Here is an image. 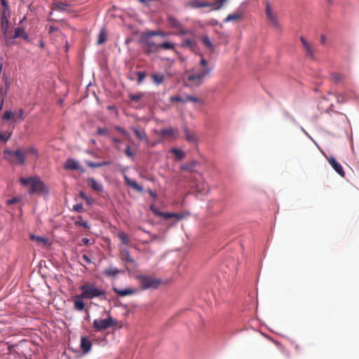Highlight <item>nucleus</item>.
Segmentation results:
<instances>
[{
  "label": "nucleus",
  "instance_id": "nucleus-1",
  "mask_svg": "<svg viewBox=\"0 0 359 359\" xmlns=\"http://www.w3.org/2000/svg\"><path fill=\"white\" fill-rule=\"evenodd\" d=\"M201 60L198 67H195L191 69L186 70L184 75V84L187 87L196 88L201 86L205 78L208 77L212 71L208 61L204 58L202 54Z\"/></svg>",
  "mask_w": 359,
  "mask_h": 359
},
{
  "label": "nucleus",
  "instance_id": "nucleus-2",
  "mask_svg": "<svg viewBox=\"0 0 359 359\" xmlns=\"http://www.w3.org/2000/svg\"><path fill=\"white\" fill-rule=\"evenodd\" d=\"M20 182L22 186L29 185L28 194L30 195H41L48 192V188L45 184L38 177H31L28 178L21 177Z\"/></svg>",
  "mask_w": 359,
  "mask_h": 359
},
{
  "label": "nucleus",
  "instance_id": "nucleus-3",
  "mask_svg": "<svg viewBox=\"0 0 359 359\" xmlns=\"http://www.w3.org/2000/svg\"><path fill=\"white\" fill-rule=\"evenodd\" d=\"M81 290V297L87 299L100 298L102 300L107 299L105 290L97 287L94 284L86 283L80 286Z\"/></svg>",
  "mask_w": 359,
  "mask_h": 359
},
{
  "label": "nucleus",
  "instance_id": "nucleus-4",
  "mask_svg": "<svg viewBox=\"0 0 359 359\" xmlns=\"http://www.w3.org/2000/svg\"><path fill=\"white\" fill-rule=\"evenodd\" d=\"M4 158L11 164L25 165L26 162L25 152L20 149L12 151L6 148L4 151Z\"/></svg>",
  "mask_w": 359,
  "mask_h": 359
},
{
  "label": "nucleus",
  "instance_id": "nucleus-5",
  "mask_svg": "<svg viewBox=\"0 0 359 359\" xmlns=\"http://www.w3.org/2000/svg\"><path fill=\"white\" fill-rule=\"evenodd\" d=\"M136 278L139 280L143 290L156 289L161 283L160 279L146 275H138Z\"/></svg>",
  "mask_w": 359,
  "mask_h": 359
},
{
  "label": "nucleus",
  "instance_id": "nucleus-6",
  "mask_svg": "<svg viewBox=\"0 0 359 359\" xmlns=\"http://www.w3.org/2000/svg\"><path fill=\"white\" fill-rule=\"evenodd\" d=\"M141 43L143 45L144 51L147 54L156 53L159 50V44L149 38V35H141Z\"/></svg>",
  "mask_w": 359,
  "mask_h": 359
},
{
  "label": "nucleus",
  "instance_id": "nucleus-7",
  "mask_svg": "<svg viewBox=\"0 0 359 359\" xmlns=\"http://www.w3.org/2000/svg\"><path fill=\"white\" fill-rule=\"evenodd\" d=\"M115 325L116 321L111 316L105 319H95L93 323V328L97 332L105 330Z\"/></svg>",
  "mask_w": 359,
  "mask_h": 359
},
{
  "label": "nucleus",
  "instance_id": "nucleus-8",
  "mask_svg": "<svg viewBox=\"0 0 359 359\" xmlns=\"http://www.w3.org/2000/svg\"><path fill=\"white\" fill-rule=\"evenodd\" d=\"M151 211L156 216L163 217L164 219H169L170 218H175L180 220L184 217L182 213H172V212H161L157 207L154 205H151L149 207Z\"/></svg>",
  "mask_w": 359,
  "mask_h": 359
},
{
  "label": "nucleus",
  "instance_id": "nucleus-9",
  "mask_svg": "<svg viewBox=\"0 0 359 359\" xmlns=\"http://www.w3.org/2000/svg\"><path fill=\"white\" fill-rule=\"evenodd\" d=\"M266 15L268 20L270 22L271 25L276 29L280 30L281 25L278 21V16L275 12L271 10L270 4L269 2L266 4Z\"/></svg>",
  "mask_w": 359,
  "mask_h": 359
},
{
  "label": "nucleus",
  "instance_id": "nucleus-10",
  "mask_svg": "<svg viewBox=\"0 0 359 359\" xmlns=\"http://www.w3.org/2000/svg\"><path fill=\"white\" fill-rule=\"evenodd\" d=\"M119 257L121 260L126 264V270H128V264L132 267L137 266L135 260L130 256V252L127 249L121 248Z\"/></svg>",
  "mask_w": 359,
  "mask_h": 359
},
{
  "label": "nucleus",
  "instance_id": "nucleus-11",
  "mask_svg": "<svg viewBox=\"0 0 359 359\" xmlns=\"http://www.w3.org/2000/svg\"><path fill=\"white\" fill-rule=\"evenodd\" d=\"M156 134L162 138L170 137L176 140L179 136V130L177 128H167L156 132Z\"/></svg>",
  "mask_w": 359,
  "mask_h": 359
},
{
  "label": "nucleus",
  "instance_id": "nucleus-12",
  "mask_svg": "<svg viewBox=\"0 0 359 359\" xmlns=\"http://www.w3.org/2000/svg\"><path fill=\"white\" fill-rule=\"evenodd\" d=\"M11 13L1 12L0 31L4 36H6L9 28V20Z\"/></svg>",
  "mask_w": 359,
  "mask_h": 359
},
{
  "label": "nucleus",
  "instance_id": "nucleus-13",
  "mask_svg": "<svg viewBox=\"0 0 359 359\" xmlns=\"http://www.w3.org/2000/svg\"><path fill=\"white\" fill-rule=\"evenodd\" d=\"M64 168L68 170H81L83 172V168H81L79 163L73 158H67L64 164Z\"/></svg>",
  "mask_w": 359,
  "mask_h": 359
},
{
  "label": "nucleus",
  "instance_id": "nucleus-14",
  "mask_svg": "<svg viewBox=\"0 0 359 359\" xmlns=\"http://www.w3.org/2000/svg\"><path fill=\"white\" fill-rule=\"evenodd\" d=\"M327 161L331 165V166L333 168V169L341 177H344L345 172L341 166V165L337 161V160L331 156L330 158H327Z\"/></svg>",
  "mask_w": 359,
  "mask_h": 359
},
{
  "label": "nucleus",
  "instance_id": "nucleus-15",
  "mask_svg": "<svg viewBox=\"0 0 359 359\" xmlns=\"http://www.w3.org/2000/svg\"><path fill=\"white\" fill-rule=\"evenodd\" d=\"M13 36L12 39L22 38L24 40L29 41V37L28 34L25 32L23 27H15L13 30Z\"/></svg>",
  "mask_w": 359,
  "mask_h": 359
},
{
  "label": "nucleus",
  "instance_id": "nucleus-16",
  "mask_svg": "<svg viewBox=\"0 0 359 359\" xmlns=\"http://www.w3.org/2000/svg\"><path fill=\"white\" fill-rule=\"evenodd\" d=\"M83 299L85 298L81 297V294L73 297L74 309L76 311H81L84 309L85 304L83 301Z\"/></svg>",
  "mask_w": 359,
  "mask_h": 359
},
{
  "label": "nucleus",
  "instance_id": "nucleus-17",
  "mask_svg": "<svg viewBox=\"0 0 359 359\" xmlns=\"http://www.w3.org/2000/svg\"><path fill=\"white\" fill-rule=\"evenodd\" d=\"M87 184L92 189L95 191L102 192L103 191L102 184L93 177H89L87 180Z\"/></svg>",
  "mask_w": 359,
  "mask_h": 359
},
{
  "label": "nucleus",
  "instance_id": "nucleus-18",
  "mask_svg": "<svg viewBox=\"0 0 359 359\" xmlns=\"http://www.w3.org/2000/svg\"><path fill=\"white\" fill-rule=\"evenodd\" d=\"M124 182L127 186L132 187L138 192H142L143 188L139 185L135 180L130 179L127 175H124Z\"/></svg>",
  "mask_w": 359,
  "mask_h": 359
},
{
  "label": "nucleus",
  "instance_id": "nucleus-19",
  "mask_svg": "<svg viewBox=\"0 0 359 359\" xmlns=\"http://www.w3.org/2000/svg\"><path fill=\"white\" fill-rule=\"evenodd\" d=\"M200 163L196 160H192L190 162H187L184 163L180 166V169L182 170H187L190 172H195V168Z\"/></svg>",
  "mask_w": 359,
  "mask_h": 359
},
{
  "label": "nucleus",
  "instance_id": "nucleus-20",
  "mask_svg": "<svg viewBox=\"0 0 359 359\" xmlns=\"http://www.w3.org/2000/svg\"><path fill=\"white\" fill-rule=\"evenodd\" d=\"M300 41L304 46L305 51L306 52L307 55L313 57L314 56V50L312 48L311 44L307 41V40L304 37H300Z\"/></svg>",
  "mask_w": 359,
  "mask_h": 359
},
{
  "label": "nucleus",
  "instance_id": "nucleus-21",
  "mask_svg": "<svg viewBox=\"0 0 359 359\" xmlns=\"http://www.w3.org/2000/svg\"><path fill=\"white\" fill-rule=\"evenodd\" d=\"M123 272V270H119L117 268L111 266L103 271V274L109 278H111L115 277Z\"/></svg>",
  "mask_w": 359,
  "mask_h": 359
},
{
  "label": "nucleus",
  "instance_id": "nucleus-22",
  "mask_svg": "<svg viewBox=\"0 0 359 359\" xmlns=\"http://www.w3.org/2000/svg\"><path fill=\"white\" fill-rule=\"evenodd\" d=\"M92 347L91 341L87 337H82L81 339V349L84 353H88Z\"/></svg>",
  "mask_w": 359,
  "mask_h": 359
},
{
  "label": "nucleus",
  "instance_id": "nucleus-23",
  "mask_svg": "<svg viewBox=\"0 0 359 359\" xmlns=\"http://www.w3.org/2000/svg\"><path fill=\"white\" fill-rule=\"evenodd\" d=\"M113 290L115 292V293L121 297H125L127 295H132L134 294H136L137 290L136 289L133 288H127L124 290H120L116 287H114Z\"/></svg>",
  "mask_w": 359,
  "mask_h": 359
},
{
  "label": "nucleus",
  "instance_id": "nucleus-24",
  "mask_svg": "<svg viewBox=\"0 0 359 359\" xmlns=\"http://www.w3.org/2000/svg\"><path fill=\"white\" fill-rule=\"evenodd\" d=\"M243 18V13L241 11H238L233 13H231L226 16L224 20L225 22H231V21H238Z\"/></svg>",
  "mask_w": 359,
  "mask_h": 359
},
{
  "label": "nucleus",
  "instance_id": "nucleus-25",
  "mask_svg": "<svg viewBox=\"0 0 359 359\" xmlns=\"http://www.w3.org/2000/svg\"><path fill=\"white\" fill-rule=\"evenodd\" d=\"M180 46L182 47L188 48L194 51L196 46V41L194 39H185L182 41Z\"/></svg>",
  "mask_w": 359,
  "mask_h": 359
},
{
  "label": "nucleus",
  "instance_id": "nucleus-26",
  "mask_svg": "<svg viewBox=\"0 0 359 359\" xmlns=\"http://www.w3.org/2000/svg\"><path fill=\"white\" fill-rule=\"evenodd\" d=\"M131 130L133 131L135 135L137 136V137L140 140H144L147 142L149 140V138L145 133V131L143 129H138L135 127H132Z\"/></svg>",
  "mask_w": 359,
  "mask_h": 359
},
{
  "label": "nucleus",
  "instance_id": "nucleus-27",
  "mask_svg": "<svg viewBox=\"0 0 359 359\" xmlns=\"http://www.w3.org/2000/svg\"><path fill=\"white\" fill-rule=\"evenodd\" d=\"M167 22L170 27L173 29H177L180 27L182 23L175 18L172 15H168L167 17Z\"/></svg>",
  "mask_w": 359,
  "mask_h": 359
},
{
  "label": "nucleus",
  "instance_id": "nucleus-28",
  "mask_svg": "<svg viewBox=\"0 0 359 359\" xmlns=\"http://www.w3.org/2000/svg\"><path fill=\"white\" fill-rule=\"evenodd\" d=\"M184 137L187 142H191V143L197 142V137L194 133H190L189 130H188V128L186 127L184 128Z\"/></svg>",
  "mask_w": 359,
  "mask_h": 359
},
{
  "label": "nucleus",
  "instance_id": "nucleus-29",
  "mask_svg": "<svg viewBox=\"0 0 359 359\" xmlns=\"http://www.w3.org/2000/svg\"><path fill=\"white\" fill-rule=\"evenodd\" d=\"M30 239L35 241L39 245H48L49 243V240L47 238L39 236H34V235H30Z\"/></svg>",
  "mask_w": 359,
  "mask_h": 359
},
{
  "label": "nucleus",
  "instance_id": "nucleus-30",
  "mask_svg": "<svg viewBox=\"0 0 359 359\" xmlns=\"http://www.w3.org/2000/svg\"><path fill=\"white\" fill-rule=\"evenodd\" d=\"M171 153L175 156L176 159L178 161L182 160L186 156V154L184 151L177 148H172L171 149Z\"/></svg>",
  "mask_w": 359,
  "mask_h": 359
},
{
  "label": "nucleus",
  "instance_id": "nucleus-31",
  "mask_svg": "<svg viewBox=\"0 0 359 359\" xmlns=\"http://www.w3.org/2000/svg\"><path fill=\"white\" fill-rule=\"evenodd\" d=\"M151 78H152V80L158 86L161 85V83H163L164 79H165V76H164V74H162V73H158V74H153L151 75Z\"/></svg>",
  "mask_w": 359,
  "mask_h": 359
},
{
  "label": "nucleus",
  "instance_id": "nucleus-32",
  "mask_svg": "<svg viewBox=\"0 0 359 359\" xmlns=\"http://www.w3.org/2000/svg\"><path fill=\"white\" fill-rule=\"evenodd\" d=\"M201 41L203 45L211 50H214V46L212 45L210 38L207 35H203L200 37Z\"/></svg>",
  "mask_w": 359,
  "mask_h": 359
},
{
  "label": "nucleus",
  "instance_id": "nucleus-33",
  "mask_svg": "<svg viewBox=\"0 0 359 359\" xmlns=\"http://www.w3.org/2000/svg\"><path fill=\"white\" fill-rule=\"evenodd\" d=\"M117 237L121 241L122 243L124 245H128L130 243L129 237L127 234L123 231H118L117 233Z\"/></svg>",
  "mask_w": 359,
  "mask_h": 359
},
{
  "label": "nucleus",
  "instance_id": "nucleus-34",
  "mask_svg": "<svg viewBox=\"0 0 359 359\" xmlns=\"http://www.w3.org/2000/svg\"><path fill=\"white\" fill-rule=\"evenodd\" d=\"M177 32L176 33L178 36H184L187 34H194V32L191 29H186L183 27L182 25H180V28L177 29Z\"/></svg>",
  "mask_w": 359,
  "mask_h": 359
},
{
  "label": "nucleus",
  "instance_id": "nucleus-35",
  "mask_svg": "<svg viewBox=\"0 0 359 359\" xmlns=\"http://www.w3.org/2000/svg\"><path fill=\"white\" fill-rule=\"evenodd\" d=\"M79 219L74 222V225L75 226H82L84 229H89L90 228V226L88 224V222H86V221L82 220L81 216H79Z\"/></svg>",
  "mask_w": 359,
  "mask_h": 359
},
{
  "label": "nucleus",
  "instance_id": "nucleus-36",
  "mask_svg": "<svg viewBox=\"0 0 359 359\" xmlns=\"http://www.w3.org/2000/svg\"><path fill=\"white\" fill-rule=\"evenodd\" d=\"M161 48L166 50H172L175 48V46L173 43L166 41L159 44V50Z\"/></svg>",
  "mask_w": 359,
  "mask_h": 359
},
{
  "label": "nucleus",
  "instance_id": "nucleus-37",
  "mask_svg": "<svg viewBox=\"0 0 359 359\" xmlns=\"http://www.w3.org/2000/svg\"><path fill=\"white\" fill-rule=\"evenodd\" d=\"M344 78L345 76L339 73H333L332 74V79L336 83L342 81L344 79Z\"/></svg>",
  "mask_w": 359,
  "mask_h": 359
},
{
  "label": "nucleus",
  "instance_id": "nucleus-38",
  "mask_svg": "<svg viewBox=\"0 0 359 359\" xmlns=\"http://www.w3.org/2000/svg\"><path fill=\"white\" fill-rule=\"evenodd\" d=\"M68 7V4L63 2L55 4L54 9L57 11H65Z\"/></svg>",
  "mask_w": 359,
  "mask_h": 359
},
{
  "label": "nucleus",
  "instance_id": "nucleus-39",
  "mask_svg": "<svg viewBox=\"0 0 359 359\" xmlns=\"http://www.w3.org/2000/svg\"><path fill=\"white\" fill-rule=\"evenodd\" d=\"M143 97V93H139L137 94L129 95V98L132 102H137Z\"/></svg>",
  "mask_w": 359,
  "mask_h": 359
},
{
  "label": "nucleus",
  "instance_id": "nucleus-40",
  "mask_svg": "<svg viewBox=\"0 0 359 359\" xmlns=\"http://www.w3.org/2000/svg\"><path fill=\"white\" fill-rule=\"evenodd\" d=\"M107 39V35L104 32L101 31L98 34L97 44L103 43Z\"/></svg>",
  "mask_w": 359,
  "mask_h": 359
},
{
  "label": "nucleus",
  "instance_id": "nucleus-41",
  "mask_svg": "<svg viewBox=\"0 0 359 359\" xmlns=\"http://www.w3.org/2000/svg\"><path fill=\"white\" fill-rule=\"evenodd\" d=\"M23 151L25 152V156L28 154H30L36 158L38 156V151L34 147H29Z\"/></svg>",
  "mask_w": 359,
  "mask_h": 359
},
{
  "label": "nucleus",
  "instance_id": "nucleus-42",
  "mask_svg": "<svg viewBox=\"0 0 359 359\" xmlns=\"http://www.w3.org/2000/svg\"><path fill=\"white\" fill-rule=\"evenodd\" d=\"M186 102L199 103L200 100L196 96L187 95L185 97V102Z\"/></svg>",
  "mask_w": 359,
  "mask_h": 359
},
{
  "label": "nucleus",
  "instance_id": "nucleus-43",
  "mask_svg": "<svg viewBox=\"0 0 359 359\" xmlns=\"http://www.w3.org/2000/svg\"><path fill=\"white\" fill-rule=\"evenodd\" d=\"M14 116V114L11 111H6L2 116V118L5 121L11 120Z\"/></svg>",
  "mask_w": 359,
  "mask_h": 359
},
{
  "label": "nucleus",
  "instance_id": "nucleus-44",
  "mask_svg": "<svg viewBox=\"0 0 359 359\" xmlns=\"http://www.w3.org/2000/svg\"><path fill=\"white\" fill-rule=\"evenodd\" d=\"M226 1V0H216L214 3H212V6H215V9H219Z\"/></svg>",
  "mask_w": 359,
  "mask_h": 359
},
{
  "label": "nucleus",
  "instance_id": "nucleus-45",
  "mask_svg": "<svg viewBox=\"0 0 359 359\" xmlns=\"http://www.w3.org/2000/svg\"><path fill=\"white\" fill-rule=\"evenodd\" d=\"M0 1H1V4L2 6L4 7V9L1 12L11 13L10 7H9L6 0H0Z\"/></svg>",
  "mask_w": 359,
  "mask_h": 359
},
{
  "label": "nucleus",
  "instance_id": "nucleus-46",
  "mask_svg": "<svg viewBox=\"0 0 359 359\" xmlns=\"http://www.w3.org/2000/svg\"><path fill=\"white\" fill-rule=\"evenodd\" d=\"M137 82L138 83H141L144 78L146 77V73L144 72H137Z\"/></svg>",
  "mask_w": 359,
  "mask_h": 359
},
{
  "label": "nucleus",
  "instance_id": "nucleus-47",
  "mask_svg": "<svg viewBox=\"0 0 359 359\" xmlns=\"http://www.w3.org/2000/svg\"><path fill=\"white\" fill-rule=\"evenodd\" d=\"M79 196L86 201L88 205L91 204V199L86 196V194L83 191H80Z\"/></svg>",
  "mask_w": 359,
  "mask_h": 359
},
{
  "label": "nucleus",
  "instance_id": "nucleus-48",
  "mask_svg": "<svg viewBox=\"0 0 359 359\" xmlns=\"http://www.w3.org/2000/svg\"><path fill=\"white\" fill-rule=\"evenodd\" d=\"M170 100L171 102H183V103L185 102V99H183L180 96H177V95L170 97Z\"/></svg>",
  "mask_w": 359,
  "mask_h": 359
},
{
  "label": "nucleus",
  "instance_id": "nucleus-49",
  "mask_svg": "<svg viewBox=\"0 0 359 359\" xmlns=\"http://www.w3.org/2000/svg\"><path fill=\"white\" fill-rule=\"evenodd\" d=\"M73 210L77 212H82L83 211V205L81 203L75 204L73 206Z\"/></svg>",
  "mask_w": 359,
  "mask_h": 359
},
{
  "label": "nucleus",
  "instance_id": "nucleus-50",
  "mask_svg": "<svg viewBox=\"0 0 359 359\" xmlns=\"http://www.w3.org/2000/svg\"><path fill=\"white\" fill-rule=\"evenodd\" d=\"M86 165L90 167V168H100L102 167V165L100 164V163H93L92 161H86Z\"/></svg>",
  "mask_w": 359,
  "mask_h": 359
},
{
  "label": "nucleus",
  "instance_id": "nucleus-51",
  "mask_svg": "<svg viewBox=\"0 0 359 359\" xmlns=\"http://www.w3.org/2000/svg\"><path fill=\"white\" fill-rule=\"evenodd\" d=\"M115 129H116L117 131L120 132V133H121L122 135H123L124 136H126V137H129V134H128V132H127L124 128H121V127H119V126H116V127H115Z\"/></svg>",
  "mask_w": 359,
  "mask_h": 359
},
{
  "label": "nucleus",
  "instance_id": "nucleus-52",
  "mask_svg": "<svg viewBox=\"0 0 359 359\" xmlns=\"http://www.w3.org/2000/svg\"><path fill=\"white\" fill-rule=\"evenodd\" d=\"M11 133H10L8 135H6L4 133H0V140L6 142L11 137Z\"/></svg>",
  "mask_w": 359,
  "mask_h": 359
},
{
  "label": "nucleus",
  "instance_id": "nucleus-53",
  "mask_svg": "<svg viewBox=\"0 0 359 359\" xmlns=\"http://www.w3.org/2000/svg\"><path fill=\"white\" fill-rule=\"evenodd\" d=\"M142 35H149V38L152 39L154 36H158V31H150L143 33Z\"/></svg>",
  "mask_w": 359,
  "mask_h": 359
},
{
  "label": "nucleus",
  "instance_id": "nucleus-54",
  "mask_svg": "<svg viewBox=\"0 0 359 359\" xmlns=\"http://www.w3.org/2000/svg\"><path fill=\"white\" fill-rule=\"evenodd\" d=\"M125 154L128 157H133V153L131 151L130 145H127L125 149Z\"/></svg>",
  "mask_w": 359,
  "mask_h": 359
},
{
  "label": "nucleus",
  "instance_id": "nucleus-55",
  "mask_svg": "<svg viewBox=\"0 0 359 359\" xmlns=\"http://www.w3.org/2000/svg\"><path fill=\"white\" fill-rule=\"evenodd\" d=\"M19 199L18 198H13L6 201L8 205H11L18 203Z\"/></svg>",
  "mask_w": 359,
  "mask_h": 359
},
{
  "label": "nucleus",
  "instance_id": "nucleus-56",
  "mask_svg": "<svg viewBox=\"0 0 359 359\" xmlns=\"http://www.w3.org/2000/svg\"><path fill=\"white\" fill-rule=\"evenodd\" d=\"M58 30H59V28L57 27H55V26H52L51 25L48 28V33L49 34H52L54 32H56V31H58Z\"/></svg>",
  "mask_w": 359,
  "mask_h": 359
},
{
  "label": "nucleus",
  "instance_id": "nucleus-57",
  "mask_svg": "<svg viewBox=\"0 0 359 359\" xmlns=\"http://www.w3.org/2000/svg\"><path fill=\"white\" fill-rule=\"evenodd\" d=\"M82 259L87 264L91 263V259L86 255H82Z\"/></svg>",
  "mask_w": 359,
  "mask_h": 359
},
{
  "label": "nucleus",
  "instance_id": "nucleus-58",
  "mask_svg": "<svg viewBox=\"0 0 359 359\" xmlns=\"http://www.w3.org/2000/svg\"><path fill=\"white\" fill-rule=\"evenodd\" d=\"M107 133V130L106 129H104V128H97V133L99 135H104Z\"/></svg>",
  "mask_w": 359,
  "mask_h": 359
},
{
  "label": "nucleus",
  "instance_id": "nucleus-59",
  "mask_svg": "<svg viewBox=\"0 0 359 359\" xmlns=\"http://www.w3.org/2000/svg\"><path fill=\"white\" fill-rule=\"evenodd\" d=\"M18 117L21 119H24V110L22 109H20Z\"/></svg>",
  "mask_w": 359,
  "mask_h": 359
},
{
  "label": "nucleus",
  "instance_id": "nucleus-60",
  "mask_svg": "<svg viewBox=\"0 0 359 359\" xmlns=\"http://www.w3.org/2000/svg\"><path fill=\"white\" fill-rule=\"evenodd\" d=\"M81 241L83 243V244H85L86 245H88L89 244V243H90V240L88 238H83L81 239Z\"/></svg>",
  "mask_w": 359,
  "mask_h": 359
},
{
  "label": "nucleus",
  "instance_id": "nucleus-61",
  "mask_svg": "<svg viewBox=\"0 0 359 359\" xmlns=\"http://www.w3.org/2000/svg\"><path fill=\"white\" fill-rule=\"evenodd\" d=\"M112 142L114 143V144H119L121 143V141L119 140V139H117V138H113L112 139Z\"/></svg>",
  "mask_w": 359,
  "mask_h": 359
},
{
  "label": "nucleus",
  "instance_id": "nucleus-62",
  "mask_svg": "<svg viewBox=\"0 0 359 359\" xmlns=\"http://www.w3.org/2000/svg\"><path fill=\"white\" fill-rule=\"evenodd\" d=\"M158 36L164 37V36H167V33L165 32L158 31Z\"/></svg>",
  "mask_w": 359,
  "mask_h": 359
},
{
  "label": "nucleus",
  "instance_id": "nucleus-63",
  "mask_svg": "<svg viewBox=\"0 0 359 359\" xmlns=\"http://www.w3.org/2000/svg\"><path fill=\"white\" fill-rule=\"evenodd\" d=\"M110 163H111L110 161H102V162H100V164L102 165V167L104 166V165H109Z\"/></svg>",
  "mask_w": 359,
  "mask_h": 359
},
{
  "label": "nucleus",
  "instance_id": "nucleus-64",
  "mask_svg": "<svg viewBox=\"0 0 359 359\" xmlns=\"http://www.w3.org/2000/svg\"><path fill=\"white\" fill-rule=\"evenodd\" d=\"M149 193L150 196H151L152 198H156V193L153 192L152 191H149Z\"/></svg>",
  "mask_w": 359,
  "mask_h": 359
}]
</instances>
